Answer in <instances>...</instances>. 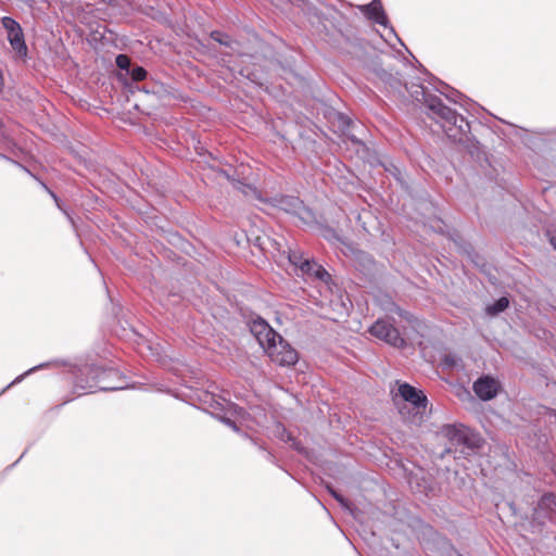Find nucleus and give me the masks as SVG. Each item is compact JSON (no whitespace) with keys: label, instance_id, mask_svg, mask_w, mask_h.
I'll list each match as a JSON object with an SVG mask.
<instances>
[{"label":"nucleus","instance_id":"15","mask_svg":"<svg viewBox=\"0 0 556 556\" xmlns=\"http://www.w3.org/2000/svg\"><path fill=\"white\" fill-rule=\"evenodd\" d=\"M359 9L368 20L384 27L388 25V17L380 0H372L370 3L359 7Z\"/></svg>","mask_w":556,"mask_h":556},{"label":"nucleus","instance_id":"22","mask_svg":"<svg viewBox=\"0 0 556 556\" xmlns=\"http://www.w3.org/2000/svg\"><path fill=\"white\" fill-rule=\"evenodd\" d=\"M115 62L118 68L125 70L127 72L130 71V59L126 54H118Z\"/></svg>","mask_w":556,"mask_h":556},{"label":"nucleus","instance_id":"31","mask_svg":"<svg viewBox=\"0 0 556 556\" xmlns=\"http://www.w3.org/2000/svg\"><path fill=\"white\" fill-rule=\"evenodd\" d=\"M551 243L555 247L556 245V237L551 238Z\"/></svg>","mask_w":556,"mask_h":556},{"label":"nucleus","instance_id":"27","mask_svg":"<svg viewBox=\"0 0 556 556\" xmlns=\"http://www.w3.org/2000/svg\"><path fill=\"white\" fill-rule=\"evenodd\" d=\"M0 159L2 160H5L8 162H12L13 164H15L16 166L21 167L22 169H24L25 172L29 173L28 169L26 167H24L23 165H21L20 163L15 162V161H12L10 157L5 156L4 154L0 153Z\"/></svg>","mask_w":556,"mask_h":556},{"label":"nucleus","instance_id":"30","mask_svg":"<svg viewBox=\"0 0 556 556\" xmlns=\"http://www.w3.org/2000/svg\"><path fill=\"white\" fill-rule=\"evenodd\" d=\"M326 238H327L328 240H331V239H337V240H338V239H339V237H338L333 231H331V235H330V236H326Z\"/></svg>","mask_w":556,"mask_h":556},{"label":"nucleus","instance_id":"20","mask_svg":"<svg viewBox=\"0 0 556 556\" xmlns=\"http://www.w3.org/2000/svg\"><path fill=\"white\" fill-rule=\"evenodd\" d=\"M327 490L344 509H350V503L346 498H344L340 493H338L331 485H327Z\"/></svg>","mask_w":556,"mask_h":556},{"label":"nucleus","instance_id":"11","mask_svg":"<svg viewBox=\"0 0 556 556\" xmlns=\"http://www.w3.org/2000/svg\"><path fill=\"white\" fill-rule=\"evenodd\" d=\"M556 513V496L553 493L542 495L538 505L533 509L532 519L539 525L545 523L546 520L552 519Z\"/></svg>","mask_w":556,"mask_h":556},{"label":"nucleus","instance_id":"18","mask_svg":"<svg viewBox=\"0 0 556 556\" xmlns=\"http://www.w3.org/2000/svg\"><path fill=\"white\" fill-rule=\"evenodd\" d=\"M442 365L444 368H462L463 367V361L462 358L454 353L445 354L442 358Z\"/></svg>","mask_w":556,"mask_h":556},{"label":"nucleus","instance_id":"14","mask_svg":"<svg viewBox=\"0 0 556 556\" xmlns=\"http://www.w3.org/2000/svg\"><path fill=\"white\" fill-rule=\"evenodd\" d=\"M210 407L213 408L212 414L215 415L217 418H219L223 422H225L227 426L231 427L233 430H238L236 422L232 421L230 418L226 417V415H223L222 413L235 409L237 410V407L231 404L230 402L223 399L222 401L216 400L214 395H210Z\"/></svg>","mask_w":556,"mask_h":556},{"label":"nucleus","instance_id":"9","mask_svg":"<svg viewBox=\"0 0 556 556\" xmlns=\"http://www.w3.org/2000/svg\"><path fill=\"white\" fill-rule=\"evenodd\" d=\"M80 375L76 378L75 388L85 392H93L96 387L92 382L101 381V377L106 374L101 367L96 365H85L79 369Z\"/></svg>","mask_w":556,"mask_h":556},{"label":"nucleus","instance_id":"13","mask_svg":"<svg viewBox=\"0 0 556 556\" xmlns=\"http://www.w3.org/2000/svg\"><path fill=\"white\" fill-rule=\"evenodd\" d=\"M372 79L375 81L381 83L386 88H390L394 91H402V88H406V84L403 83L402 78L399 76V74H393L391 71L386 70L381 66H375L371 70Z\"/></svg>","mask_w":556,"mask_h":556},{"label":"nucleus","instance_id":"28","mask_svg":"<svg viewBox=\"0 0 556 556\" xmlns=\"http://www.w3.org/2000/svg\"><path fill=\"white\" fill-rule=\"evenodd\" d=\"M0 140L1 141H7L8 140V135H7V131L4 129V125L3 123L0 121Z\"/></svg>","mask_w":556,"mask_h":556},{"label":"nucleus","instance_id":"8","mask_svg":"<svg viewBox=\"0 0 556 556\" xmlns=\"http://www.w3.org/2000/svg\"><path fill=\"white\" fill-rule=\"evenodd\" d=\"M501 387L498 379L490 375H483L473 382L472 390L481 401H490L496 397Z\"/></svg>","mask_w":556,"mask_h":556},{"label":"nucleus","instance_id":"7","mask_svg":"<svg viewBox=\"0 0 556 556\" xmlns=\"http://www.w3.org/2000/svg\"><path fill=\"white\" fill-rule=\"evenodd\" d=\"M275 203L278 208L298 216L301 220L308 222L314 217L312 211L298 197L281 195L275 199Z\"/></svg>","mask_w":556,"mask_h":556},{"label":"nucleus","instance_id":"32","mask_svg":"<svg viewBox=\"0 0 556 556\" xmlns=\"http://www.w3.org/2000/svg\"><path fill=\"white\" fill-rule=\"evenodd\" d=\"M351 139H352V141H354V142L361 143V141L355 140V138H354V137H352Z\"/></svg>","mask_w":556,"mask_h":556},{"label":"nucleus","instance_id":"2","mask_svg":"<svg viewBox=\"0 0 556 556\" xmlns=\"http://www.w3.org/2000/svg\"><path fill=\"white\" fill-rule=\"evenodd\" d=\"M270 361L279 366H293L298 363L299 354L280 334L265 349Z\"/></svg>","mask_w":556,"mask_h":556},{"label":"nucleus","instance_id":"4","mask_svg":"<svg viewBox=\"0 0 556 556\" xmlns=\"http://www.w3.org/2000/svg\"><path fill=\"white\" fill-rule=\"evenodd\" d=\"M0 22L7 31V38L12 50L17 54V56L26 58L28 54V48L25 42V36L21 24L11 16H3Z\"/></svg>","mask_w":556,"mask_h":556},{"label":"nucleus","instance_id":"10","mask_svg":"<svg viewBox=\"0 0 556 556\" xmlns=\"http://www.w3.org/2000/svg\"><path fill=\"white\" fill-rule=\"evenodd\" d=\"M250 330L256 338L263 350L270 343L279 338V333L276 332L269 324L261 317L253 319L250 324Z\"/></svg>","mask_w":556,"mask_h":556},{"label":"nucleus","instance_id":"12","mask_svg":"<svg viewBox=\"0 0 556 556\" xmlns=\"http://www.w3.org/2000/svg\"><path fill=\"white\" fill-rule=\"evenodd\" d=\"M397 394L404 402L412 404L413 407L418 412L420 409L425 410L427 407V396L422 393V391L417 390L409 383H400L397 388Z\"/></svg>","mask_w":556,"mask_h":556},{"label":"nucleus","instance_id":"21","mask_svg":"<svg viewBox=\"0 0 556 556\" xmlns=\"http://www.w3.org/2000/svg\"><path fill=\"white\" fill-rule=\"evenodd\" d=\"M129 74L135 81H141L147 77V71L142 66H136L129 71Z\"/></svg>","mask_w":556,"mask_h":556},{"label":"nucleus","instance_id":"1","mask_svg":"<svg viewBox=\"0 0 556 556\" xmlns=\"http://www.w3.org/2000/svg\"><path fill=\"white\" fill-rule=\"evenodd\" d=\"M412 96L417 101L425 102L433 115L440 119L441 127L450 139L459 142L465 139L470 126L464 116L446 106L440 98L428 94L424 86H418V89L413 91Z\"/></svg>","mask_w":556,"mask_h":556},{"label":"nucleus","instance_id":"16","mask_svg":"<svg viewBox=\"0 0 556 556\" xmlns=\"http://www.w3.org/2000/svg\"><path fill=\"white\" fill-rule=\"evenodd\" d=\"M509 305V301L507 298L502 296L496 300L493 304L486 306L485 312L490 316H495L502 312H504Z\"/></svg>","mask_w":556,"mask_h":556},{"label":"nucleus","instance_id":"17","mask_svg":"<svg viewBox=\"0 0 556 556\" xmlns=\"http://www.w3.org/2000/svg\"><path fill=\"white\" fill-rule=\"evenodd\" d=\"M440 84L447 91H445L443 89H438V90L440 91V93L445 96L446 99H448L450 101H452L454 103H460V100H463L465 98L464 94H462L458 90L450 88L446 84H444L442 81Z\"/></svg>","mask_w":556,"mask_h":556},{"label":"nucleus","instance_id":"25","mask_svg":"<svg viewBox=\"0 0 556 556\" xmlns=\"http://www.w3.org/2000/svg\"><path fill=\"white\" fill-rule=\"evenodd\" d=\"M338 119L343 129L349 128L350 125L352 124L351 118L342 113L338 114Z\"/></svg>","mask_w":556,"mask_h":556},{"label":"nucleus","instance_id":"3","mask_svg":"<svg viewBox=\"0 0 556 556\" xmlns=\"http://www.w3.org/2000/svg\"><path fill=\"white\" fill-rule=\"evenodd\" d=\"M288 260L302 275L315 277L324 282L330 279L329 273L320 264L304 257L303 253L299 250L289 249Z\"/></svg>","mask_w":556,"mask_h":556},{"label":"nucleus","instance_id":"5","mask_svg":"<svg viewBox=\"0 0 556 556\" xmlns=\"http://www.w3.org/2000/svg\"><path fill=\"white\" fill-rule=\"evenodd\" d=\"M369 333L394 348H403L406 344L405 339L400 334L397 328L388 319H377L370 326Z\"/></svg>","mask_w":556,"mask_h":556},{"label":"nucleus","instance_id":"6","mask_svg":"<svg viewBox=\"0 0 556 556\" xmlns=\"http://www.w3.org/2000/svg\"><path fill=\"white\" fill-rule=\"evenodd\" d=\"M441 434L453 446H462L469 450H473L477 446L475 435L463 425H445L441 429Z\"/></svg>","mask_w":556,"mask_h":556},{"label":"nucleus","instance_id":"24","mask_svg":"<svg viewBox=\"0 0 556 556\" xmlns=\"http://www.w3.org/2000/svg\"><path fill=\"white\" fill-rule=\"evenodd\" d=\"M45 366H46V364H41V365H39V366H35V367H33V368L28 369V370H27L26 372H24L23 375H20L18 377H16V378H15V379H14V380H13V381L8 386V387H7V389H9L11 386H13V384H15V383L21 382V381H22V380H23L27 375H29V374H31V372L36 371L38 368H42V367H45Z\"/></svg>","mask_w":556,"mask_h":556},{"label":"nucleus","instance_id":"29","mask_svg":"<svg viewBox=\"0 0 556 556\" xmlns=\"http://www.w3.org/2000/svg\"><path fill=\"white\" fill-rule=\"evenodd\" d=\"M0 140L1 141H7L8 140V135H7V131L4 129V125L3 123L0 121Z\"/></svg>","mask_w":556,"mask_h":556},{"label":"nucleus","instance_id":"23","mask_svg":"<svg viewBox=\"0 0 556 556\" xmlns=\"http://www.w3.org/2000/svg\"><path fill=\"white\" fill-rule=\"evenodd\" d=\"M41 186L49 192V194L53 198V200L55 201L58 207L67 216V218L70 219V222L73 224V218L70 216V214L61 206V203H60V199L58 198V195L51 191L43 182H40Z\"/></svg>","mask_w":556,"mask_h":556},{"label":"nucleus","instance_id":"19","mask_svg":"<svg viewBox=\"0 0 556 556\" xmlns=\"http://www.w3.org/2000/svg\"><path fill=\"white\" fill-rule=\"evenodd\" d=\"M211 38L213 40H215L216 42H218V43H220L223 46H226V47H230L231 43H232L231 38L227 34L218 31V30L212 31L211 33Z\"/></svg>","mask_w":556,"mask_h":556},{"label":"nucleus","instance_id":"26","mask_svg":"<svg viewBox=\"0 0 556 556\" xmlns=\"http://www.w3.org/2000/svg\"><path fill=\"white\" fill-rule=\"evenodd\" d=\"M127 386L119 384V386H100L98 389L100 391H116V390H124Z\"/></svg>","mask_w":556,"mask_h":556}]
</instances>
